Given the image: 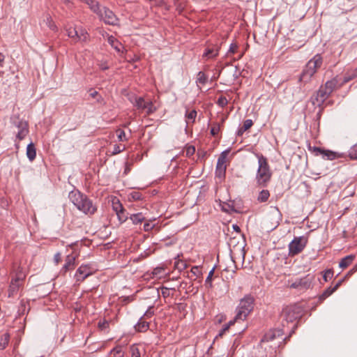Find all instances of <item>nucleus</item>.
<instances>
[{
  "label": "nucleus",
  "mask_w": 357,
  "mask_h": 357,
  "mask_svg": "<svg viewBox=\"0 0 357 357\" xmlns=\"http://www.w3.org/2000/svg\"><path fill=\"white\" fill-rule=\"evenodd\" d=\"M256 155L258 159V169L255 176L256 183L257 186L266 188L271 180L273 172L267 158L262 154L257 153Z\"/></svg>",
  "instance_id": "obj_1"
},
{
  "label": "nucleus",
  "mask_w": 357,
  "mask_h": 357,
  "mask_svg": "<svg viewBox=\"0 0 357 357\" xmlns=\"http://www.w3.org/2000/svg\"><path fill=\"white\" fill-rule=\"evenodd\" d=\"M68 197L70 202L77 207V208L86 215H93L97 210L92 201L85 195L78 190H73Z\"/></svg>",
  "instance_id": "obj_2"
},
{
  "label": "nucleus",
  "mask_w": 357,
  "mask_h": 357,
  "mask_svg": "<svg viewBox=\"0 0 357 357\" xmlns=\"http://www.w3.org/2000/svg\"><path fill=\"white\" fill-rule=\"evenodd\" d=\"M323 59L319 54L314 55L305 65L299 78L300 82H308L311 77L317 73V70L321 68Z\"/></svg>",
  "instance_id": "obj_3"
},
{
  "label": "nucleus",
  "mask_w": 357,
  "mask_h": 357,
  "mask_svg": "<svg viewBox=\"0 0 357 357\" xmlns=\"http://www.w3.org/2000/svg\"><path fill=\"white\" fill-rule=\"evenodd\" d=\"M255 298L250 294L245 295L241 299L236 308L235 320H244L254 308Z\"/></svg>",
  "instance_id": "obj_4"
},
{
  "label": "nucleus",
  "mask_w": 357,
  "mask_h": 357,
  "mask_svg": "<svg viewBox=\"0 0 357 357\" xmlns=\"http://www.w3.org/2000/svg\"><path fill=\"white\" fill-rule=\"evenodd\" d=\"M303 315V309L299 305L287 306L283 309L282 312V325L285 326L284 321L287 325L289 323H294L296 321L301 318Z\"/></svg>",
  "instance_id": "obj_5"
},
{
  "label": "nucleus",
  "mask_w": 357,
  "mask_h": 357,
  "mask_svg": "<svg viewBox=\"0 0 357 357\" xmlns=\"http://www.w3.org/2000/svg\"><path fill=\"white\" fill-rule=\"evenodd\" d=\"M307 240L304 236L294 237L289 244V255L294 257L301 253L305 248Z\"/></svg>",
  "instance_id": "obj_6"
},
{
  "label": "nucleus",
  "mask_w": 357,
  "mask_h": 357,
  "mask_svg": "<svg viewBox=\"0 0 357 357\" xmlns=\"http://www.w3.org/2000/svg\"><path fill=\"white\" fill-rule=\"evenodd\" d=\"M314 277L307 275L301 278H297L289 284V287L298 291H304L310 288Z\"/></svg>",
  "instance_id": "obj_7"
},
{
  "label": "nucleus",
  "mask_w": 357,
  "mask_h": 357,
  "mask_svg": "<svg viewBox=\"0 0 357 357\" xmlns=\"http://www.w3.org/2000/svg\"><path fill=\"white\" fill-rule=\"evenodd\" d=\"M12 124L14 128L17 130V131L15 132L16 139L19 141L24 139L29 133L28 123L26 121L17 119L16 120H13Z\"/></svg>",
  "instance_id": "obj_8"
},
{
  "label": "nucleus",
  "mask_w": 357,
  "mask_h": 357,
  "mask_svg": "<svg viewBox=\"0 0 357 357\" xmlns=\"http://www.w3.org/2000/svg\"><path fill=\"white\" fill-rule=\"evenodd\" d=\"M229 151L230 149H227L222 151L218 159L215 169V176L219 178H222L225 176L227 169L226 159L228 154L229 153Z\"/></svg>",
  "instance_id": "obj_9"
},
{
  "label": "nucleus",
  "mask_w": 357,
  "mask_h": 357,
  "mask_svg": "<svg viewBox=\"0 0 357 357\" xmlns=\"http://www.w3.org/2000/svg\"><path fill=\"white\" fill-rule=\"evenodd\" d=\"M329 96L330 94L321 85L310 98V101L314 106L321 107Z\"/></svg>",
  "instance_id": "obj_10"
},
{
  "label": "nucleus",
  "mask_w": 357,
  "mask_h": 357,
  "mask_svg": "<svg viewBox=\"0 0 357 357\" xmlns=\"http://www.w3.org/2000/svg\"><path fill=\"white\" fill-rule=\"evenodd\" d=\"M96 14L99 15L105 24L109 25H116L119 21L114 12L106 7H104L102 9L100 8V12Z\"/></svg>",
  "instance_id": "obj_11"
},
{
  "label": "nucleus",
  "mask_w": 357,
  "mask_h": 357,
  "mask_svg": "<svg viewBox=\"0 0 357 357\" xmlns=\"http://www.w3.org/2000/svg\"><path fill=\"white\" fill-rule=\"evenodd\" d=\"M91 275H92V271L90 266L82 264L77 269L75 278L77 282H83Z\"/></svg>",
  "instance_id": "obj_12"
},
{
  "label": "nucleus",
  "mask_w": 357,
  "mask_h": 357,
  "mask_svg": "<svg viewBox=\"0 0 357 357\" xmlns=\"http://www.w3.org/2000/svg\"><path fill=\"white\" fill-rule=\"evenodd\" d=\"M312 149L317 155L321 154L324 159L332 160L337 158V153L336 152L330 150H323L320 147L317 146H314Z\"/></svg>",
  "instance_id": "obj_13"
},
{
  "label": "nucleus",
  "mask_w": 357,
  "mask_h": 357,
  "mask_svg": "<svg viewBox=\"0 0 357 357\" xmlns=\"http://www.w3.org/2000/svg\"><path fill=\"white\" fill-rule=\"evenodd\" d=\"M339 84V79L337 77H335L331 80L327 81L324 84L321 86L331 95L335 89L340 88Z\"/></svg>",
  "instance_id": "obj_14"
},
{
  "label": "nucleus",
  "mask_w": 357,
  "mask_h": 357,
  "mask_svg": "<svg viewBox=\"0 0 357 357\" xmlns=\"http://www.w3.org/2000/svg\"><path fill=\"white\" fill-rule=\"evenodd\" d=\"M76 257L73 255H68L66 257L65 264L61 268V272L66 273L67 271L72 270L75 266Z\"/></svg>",
  "instance_id": "obj_15"
},
{
  "label": "nucleus",
  "mask_w": 357,
  "mask_h": 357,
  "mask_svg": "<svg viewBox=\"0 0 357 357\" xmlns=\"http://www.w3.org/2000/svg\"><path fill=\"white\" fill-rule=\"evenodd\" d=\"M219 50L220 46H218V45H212L211 47H208L203 54V57H206L207 59H213L218 55Z\"/></svg>",
  "instance_id": "obj_16"
},
{
  "label": "nucleus",
  "mask_w": 357,
  "mask_h": 357,
  "mask_svg": "<svg viewBox=\"0 0 357 357\" xmlns=\"http://www.w3.org/2000/svg\"><path fill=\"white\" fill-rule=\"evenodd\" d=\"M22 286V283L17 282L15 280H11L10 284L8 290V297H14L17 295L20 288Z\"/></svg>",
  "instance_id": "obj_17"
},
{
  "label": "nucleus",
  "mask_w": 357,
  "mask_h": 357,
  "mask_svg": "<svg viewBox=\"0 0 357 357\" xmlns=\"http://www.w3.org/2000/svg\"><path fill=\"white\" fill-rule=\"evenodd\" d=\"M149 328V323L146 321L144 317H140L139 321L135 324V328L138 332H145Z\"/></svg>",
  "instance_id": "obj_18"
},
{
  "label": "nucleus",
  "mask_w": 357,
  "mask_h": 357,
  "mask_svg": "<svg viewBox=\"0 0 357 357\" xmlns=\"http://www.w3.org/2000/svg\"><path fill=\"white\" fill-rule=\"evenodd\" d=\"M26 278V273L23 269V268L18 266L14 278H12L13 280H15L17 282L23 284V281Z\"/></svg>",
  "instance_id": "obj_19"
},
{
  "label": "nucleus",
  "mask_w": 357,
  "mask_h": 357,
  "mask_svg": "<svg viewBox=\"0 0 357 357\" xmlns=\"http://www.w3.org/2000/svg\"><path fill=\"white\" fill-rule=\"evenodd\" d=\"M80 1L85 3L89 7V8L95 13L100 12V5L96 0H79Z\"/></svg>",
  "instance_id": "obj_20"
},
{
  "label": "nucleus",
  "mask_w": 357,
  "mask_h": 357,
  "mask_svg": "<svg viewBox=\"0 0 357 357\" xmlns=\"http://www.w3.org/2000/svg\"><path fill=\"white\" fill-rule=\"evenodd\" d=\"M355 255H349L342 258L340 261L339 266L342 268L348 267L354 260Z\"/></svg>",
  "instance_id": "obj_21"
},
{
  "label": "nucleus",
  "mask_w": 357,
  "mask_h": 357,
  "mask_svg": "<svg viewBox=\"0 0 357 357\" xmlns=\"http://www.w3.org/2000/svg\"><path fill=\"white\" fill-rule=\"evenodd\" d=\"M26 155L30 161H33L36 156V151L34 144L31 142L26 147Z\"/></svg>",
  "instance_id": "obj_22"
},
{
  "label": "nucleus",
  "mask_w": 357,
  "mask_h": 357,
  "mask_svg": "<svg viewBox=\"0 0 357 357\" xmlns=\"http://www.w3.org/2000/svg\"><path fill=\"white\" fill-rule=\"evenodd\" d=\"M147 101H146L142 97H136L135 99L134 106L137 109L144 111L145 110Z\"/></svg>",
  "instance_id": "obj_23"
},
{
  "label": "nucleus",
  "mask_w": 357,
  "mask_h": 357,
  "mask_svg": "<svg viewBox=\"0 0 357 357\" xmlns=\"http://www.w3.org/2000/svg\"><path fill=\"white\" fill-rule=\"evenodd\" d=\"M130 219L132 220L133 224L137 225L142 223L144 220L145 218L142 213H137L132 214Z\"/></svg>",
  "instance_id": "obj_24"
},
{
  "label": "nucleus",
  "mask_w": 357,
  "mask_h": 357,
  "mask_svg": "<svg viewBox=\"0 0 357 357\" xmlns=\"http://www.w3.org/2000/svg\"><path fill=\"white\" fill-rule=\"evenodd\" d=\"M10 335L8 333L3 334L0 337V350L4 349L8 344Z\"/></svg>",
  "instance_id": "obj_25"
},
{
  "label": "nucleus",
  "mask_w": 357,
  "mask_h": 357,
  "mask_svg": "<svg viewBox=\"0 0 357 357\" xmlns=\"http://www.w3.org/2000/svg\"><path fill=\"white\" fill-rule=\"evenodd\" d=\"M270 197V192L268 190H262L259 192L257 201L259 202H266Z\"/></svg>",
  "instance_id": "obj_26"
},
{
  "label": "nucleus",
  "mask_w": 357,
  "mask_h": 357,
  "mask_svg": "<svg viewBox=\"0 0 357 357\" xmlns=\"http://www.w3.org/2000/svg\"><path fill=\"white\" fill-rule=\"evenodd\" d=\"M110 354H112L113 357H123V347L121 345L116 346L110 351Z\"/></svg>",
  "instance_id": "obj_27"
},
{
  "label": "nucleus",
  "mask_w": 357,
  "mask_h": 357,
  "mask_svg": "<svg viewBox=\"0 0 357 357\" xmlns=\"http://www.w3.org/2000/svg\"><path fill=\"white\" fill-rule=\"evenodd\" d=\"M108 43L118 52L121 51L122 45L112 36L108 38Z\"/></svg>",
  "instance_id": "obj_28"
},
{
  "label": "nucleus",
  "mask_w": 357,
  "mask_h": 357,
  "mask_svg": "<svg viewBox=\"0 0 357 357\" xmlns=\"http://www.w3.org/2000/svg\"><path fill=\"white\" fill-rule=\"evenodd\" d=\"M336 290L334 287H329L319 296V301H323L328 296H330L333 293H334Z\"/></svg>",
  "instance_id": "obj_29"
},
{
  "label": "nucleus",
  "mask_w": 357,
  "mask_h": 357,
  "mask_svg": "<svg viewBox=\"0 0 357 357\" xmlns=\"http://www.w3.org/2000/svg\"><path fill=\"white\" fill-rule=\"evenodd\" d=\"M66 32L68 37L77 40V37H78V30L77 29L69 27L66 29Z\"/></svg>",
  "instance_id": "obj_30"
},
{
  "label": "nucleus",
  "mask_w": 357,
  "mask_h": 357,
  "mask_svg": "<svg viewBox=\"0 0 357 357\" xmlns=\"http://www.w3.org/2000/svg\"><path fill=\"white\" fill-rule=\"evenodd\" d=\"M88 36L89 35L87 32L84 29H80L78 30V37H77V41H86Z\"/></svg>",
  "instance_id": "obj_31"
},
{
  "label": "nucleus",
  "mask_w": 357,
  "mask_h": 357,
  "mask_svg": "<svg viewBox=\"0 0 357 357\" xmlns=\"http://www.w3.org/2000/svg\"><path fill=\"white\" fill-rule=\"evenodd\" d=\"M208 77L205 75L204 73L200 71L197 74V82L201 84H205L207 82Z\"/></svg>",
  "instance_id": "obj_32"
},
{
  "label": "nucleus",
  "mask_w": 357,
  "mask_h": 357,
  "mask_svg": "<svg viewBox=\"0 0 357 357\" xmlns=\"http://www.w3.org/2000/svg\"><path fill=\"white\" fill-rule=\"evenodd\" d=\"M214 268H213L208 273V275L205 280V285L208 287V288H211L213 287V284H212V277L213 275V273H214Z\"/></svg>",
  "instance_id": "obj_33"
},
{
  "label": "nucleus",
  "mask_w": 357,
  "mask_h": 357,
  "mask_svg": "<svg viewBox=\"0 0 357 357\" xmlns=\"http://www.w3.org/2000/svg\"><path fill=\"white\" fill-rule=\"evenodd\" d=\"M349 156L352 160H357V143L349 149Z\"/></svg>",
  "instance_id": "obj_34"
},
{
  "label": "nucleus",
  "mask_w": 357,
  "mask_h": 357,
  "mask_svg": "<svg viewBox=\"0 0 357 357\" xmlns=\"http://www.w3.org/2000/svg\"><path fill=\"white\" fill-rule=\"evenodd\" d=\"M109 321L106 319L100 320L98 324V327L100 331H106L109 328Z\"/></svg>",
  "instance_id": "obj_35"
},
{
  "label": "nucleus",
  "mask_w": 357,
  "mask_h": 357,
  "mask_svg": "<svg viewBox=\"0 0 357 357\" xmlns=\"http://www.w3.org/2000/svg\"><path fill=\"white\" fill-rule=\"evenodd\" d=\"M185 116L188 121H190L193 123L197 116V112L195 109L191 110L190 112H186Z\"/></svg>",
  "instance_id": "obj_36"
},
{
  "label": "nucleus",
  "mask_w": 357,
  "mask_h": 357,
  "mask_svg": "<svg viewBox=\"0 0 357 357\" xmlns=\"http://www.w3.org/2000/svg\"><path fill=\"white\" fill-rule=\"evenodd\" d=\"M131 357H141V354L138 347L133 344L130 347Z\"/></svg>",
  "instance_id": "obj_37"
},
{
  "label": "nucleus",
  "mask_w": 357,
  "mask_h": 357,
  "mask_svg": "<svg viewBox=\"0 0 357 357\" xmlns=\"http://www.w3.org/2000/svg\"><path fill=\"white\" fill-rule=\"evenodd\" d=\"M333 269H327L324 271V273L323 275V278L325 282H328L333 277Z\"/></svg>",
  "instance_id": "obj_38"
},
{
  "label": "nucleus",
  "mask_w": 357,
  "mask_h": 357,
  "mask_svg": "<svg viewBox=\"0 0 357 357\" xmlns=\"http://www.w3.org/2000/svg\"><path fill=\"white\" fill-rule=\"evenodd\" d=\"M112 208L116 213L123 209L122 204L120 203L119 199H114L112 201Z\"/></svg>",
  "instance_id": "obj_39"
},
{
  "label": "nucleus",
  "mask_w": 357,
  "mask_h": 357,
  "mask_svg": "<svg viewBox=\"0 0 357 357\" xmlns=\"http://www.w3.org/2000/svg\"><path fill=\"white\" fill-rule=\"evenodd\" d=\"M220 130V125L218 123H213L211 128V134L213 136H215L218 134Z\"/></svg>",
  "instance_id": "obj_40"
},
{
  "label": "nucleus",
  "mask_w": 357,
  "mask_h": 357,
  "mask_svg": "<svg viewBox=\"0 0 357 357\" xmlns=\"http://www.w3.org/2000/svg\"><path fill=\"white\" fill-rule=\"evenodd\" d=\"M116 132L117 137H118V139L119 142L127 141L128 139L126 136V133H125L124 130H123L121 129H117Z\"/></svg>",
  "instance_id": "obj_41"
},
{
  "label": "nucleus",
  "mask_w": 357,
  "mask_h": 357,
  "mask_svg": "<svg viewBox=\"0 0 357 357\" xmlns=\"http://www.w3.org/2000/svg\"><path fill=\"white\" fill-rule=\"evenodd\" d=\"M146 106L147 107H146L144 111H146L147 115H149L155 111V108L153 107V105L151 101H147V104Z\"/></svg>",
  "instance_id": "obj_42"
},
{
  "label": "nucleus",
  "mask_w": 357,
  "mask_h": 357,
  "mask_svg": "<svg viewBox=\"0 0 357 357\" xmlns=\"http://www.w3.org/2000/svg\"><path fill=\"white\" fill-rule=\"evenodd\" d=\"M116 215L121 222H123L128 219V216L126 214V211L124 210V208L117 212Z\"/></svg>",
  "instance_id": "obj_43"
},
{
  "label": "nucleus",
  "mask_w": 357,
  "mask_h": 357,
  "mask_svg": "<svg viewBox=\"0 0 357 357\" xmlns=\"http://www.w3.org/2000/svg\"><path fill=\"white\" fill-rule=\"evenodd\" d=\"M275 337V335L273 332L267 333L264 335L263 338L261 339V342H269L273 340Z\"/></svg>",
  "instance_id": "obj_44"
},
{
  "label": "nucleus",
  "mask_w": 357,
  "mask_h": 357,
  "mask_svg": "<svg viewBox=\"0 0 357 357\" xmlns=\"http://www.w3.org/2000/svg\"><path fill=\"white\" fill-rule=\"evenodd\" d=\"M227 103L228 100L227 98L223 96H220L217 100V104L221 107H225Z\"/></svg>",
  "instance_id": "obj_45"
},
{
  "label": "nucleus",
  "mask_w": 357,
  "mask_h": 357,
  "mask_svg": "<svg viewBox=\"0 0 357 357\" xmlns=\"http://www.w3.org/2000/svg\"><path fill=\"white\" fill-rule=\"evenodd\" d=\"M125 149H126V147L124 145L115 144L114 146V149L112 151V155H116V154L120 153L121 152L124 151Z\"/></svg>",
  "instance_id": "obj_46"
},
{
  "label": "nucleus",
  "mask_w": 357,
  "mask_h": 357,
  "mask_svg": "<svg viewBox=\"0 0 357 357\" xmlns=\"http://www.w3.org/2000/svg\"><path fill=\"white\" fill-rule=\"evenodd\" d=\"M129 198L133 200H140L142 198V195L139 192L133 191L130 193Z\"/></svg>",
  "instance_id": "obj_47"
},
{
  "label": "nucleus",
  "mask_w": 357,
  "mask_h": 357,
  "mask_svg": "<svg viewBox=\"0 0 357 357\" xmlns=\"http://www.w3.org/2000/svg\"><path fill=\"white\" fill-rule=\"evenodd\" d=\"M47 24L50 29H52L53 31L56 30V29H57L56 26L55 25V24L54 23V22L52 20V17L50 15H48L47 17Z\"/></svg>",
  "instance_id": "obj_48"
},
{
  "label": "nucleus",
  "mask_w": 357,
  "mask_h": 357,
  "mask_svg": "<svg viewBox=\"0 0 357 357\" xmlns=\"http://www.w3.org/2000/svg\"><path fill=\"white\" fill-rule=\"evenodd\" d=\"M253 125V122L251 119H247L244 121L243 125V131H246L249 128H250Z\"/></svg>",
  "instance_id": "obj_49"
},
{
  "label": "nucleus",
  "mask_w": 357,
  "mask_h": 357,
  "mask_svg": "<svg viewBox=\"0 0 357 357\" xmlns=\"http://www.w3.org/2000/svg\"><path fill=\"white\" fill-rule=\"evenodd\" d=\"M154 314V311L153 310V307H149L148 310L144 312V315L142 317L144 319L151 318Z\"/></svg>",
  "instance_id": "obj_50"
},
{
  "label": "nucleus",
  "mask_w": 357,
  "mask_h": 357,
  "mask_svg": "<svg viewBox=\"0 0 357 357\" xmlns=\"http://www.w3.org/2000/svg\"><path fill=\"white\" fill-rule=\"evenodd\" d=\"M195 152V148L193 146H187L185 149V155L188 157H190L194 155Z\"/></svg>",
  "instance_id": "obj_51"
},
{
  "label": "nucleus",
  "mask_w": 357,
  "mask_h": 357,
  "mask_svg": "<svg viewBox=\"0 0 357 357\" xmlns=\"http://www.w3.org/2000/svg\"><path fill=\"white\" fill-rule=\"evenodd\" d=\"M353 78H354V76L353 77H350V76H345L344 77V79L342 81V82H340V84H339V87H341L342 85H344V84H346L347 82H349L350 80H351Z\"/></svg>",
  "instance_id": "obj_52"
},
{
  "label": "nucleus",
  "mask_w": 357,
  "mask_h": 357,
  "mask_svg": "<svg viewBox=\"0 0 357 357\" xmlns=\"http://www.w3.org/2000/svg\"><path fill=\"white\" fill-rule=\"evenodd\" d=\"M238 47L236 43H231L229 47V53L234 54L236 52Z\"/></svg>",
  "instance_id": "obj_53"
},
{
  "label": "nucleus",
  "mask_w": 357,
  "mask_h": 357,
  "mask_svg": "<svg viewBox=\"0 0 357 357\" xmlns=\"http://www.w3.org/2000/svg\"><path fill=\"white\" fill-rule=\"evenodd\" d=\"M357 271V264L346 274L344 278H347Z\"/></svg>",
  "instance_id": "obj_54"
},
{
  "label": "nucleus",
  "mask_w": 357,
  "mask_h": 357,
  "mask_svg": "<svg viewBox=\"0 0 357 357\" xmlns=\"http://www.w3.org/2000/svg\"><path fill=\"white\" fill-rule=\"evenodd\" d=\"M228 330L229 326L224 325L222 328L219 332L218 335L216 336V338H218V337H222L224 335V333Z\"/></svg>",
  "instance_id": "obj_55"
},
{
  "label": "nucleus",
  "mask_w": 357,
  "mask_h": 357,
  "mask_svg": "<svg viewBox=\"0 0 357 357\" xmlns=\"http://www.w3.org/2000/svg\"><path fill=\"white\" fill-rule=\"evenodd\" d=\"M61 259V254L59 252H57L54 256V262L58 264Z\"/></svg>",
  "instance_id": "obj_56"
},
{
  "label": "nucleus",
  "mask_w": 357,
  "mask_h": 357,
  "mask_svg": "<svg viewBox=\"0 0 357 357\" xmlns=\"http://www.w3.org/2000/svg\"><path fill=\"white\" fill-rule=\"evenodd\" d=\"M162 295L164 296V297H167L169 296V289L167 288V287H163L162 289Z\"/></svg>",
  "instance_id": "obj_57"
},
{
  "label": "nucleus",
  "mask_w": 357,
  "mask_h": 357,
  "mask_svg": "<svg viewBox=\"0 0 357 357\" xmlns=\"http://www.w3.org/2000/svg\"><path fill=\"white\" fill-rule=\"evenodd\" d=\"M153 228V226L150 223H145L144 225V229L146 231L151 230Z\"/></svg>",
  "instance_id": "obj_58"
},
{
  "label": "nucleus",
  "mask_w": 357,
  "mask_h": 357,
  "mask_svg": "<svg viewBox=\"0 0 357 357\" xmlns=\"http://www.w3.org/2000/svg\"><path fill=\"white\" fill-rule=\"evenodd\" d=\"M99 95L98 92L97 91H93V90H91L90 91V93H89V96L93 98H96Z\"/></svg>",
  "instance_id": "obj_59"
},
{
  "label": "nucleus",
  "mask_w": 357,
  "mask_h": 357,
  "mask_svg": "<svg viewBox=\"0 0 357 357\" xmlns=\"http://www.w3.org/2000/svg\"><path fill=\"white\" fill-rule=\"evenodd\" d=\"M176 266L178 268L184 269L186 267V264L183 261L178 262Z\"/></svg>",
  "instance_id": "obj_60"
},
{
  "label": "nucleus",
  "mask_w": 357,
  "mask_h": 357,
  "mask_svg": "<svg viewBox=\"0 0 357 357\" xmlns=\"http://www.w3.org/2000/svg\"><path fill=\"white\" fill-rule=\"evenodd\" d=\"M345 279H346V278H344V277L342 279L340 280L336 283V284L333 287H334V289H335V290H337V289L339 288V287L342 284V283L344 282V280Z\"/></svg>",
  "instance_id": "obj_61"
},
{
  "label": "nucleus",
  "mask_w": 357,
  "mask_h": 357,
  "mask_svg": "<svg viewBox=\"0 0 357 357\" xmlns=\"http://www.w3.org/2000/svg\"><path fill=\"white\" fill-rule=\"evenodd\" d=\"M5 56L4 55L0 52V66H3V62L4 61Z\"/></svg>",
  "instance_id": "obj_62"
},
{
  "label": "nucleus",
  "mask_w": 357,
  "mask_h": 357,
  "mask_svg": "<svg viewBox=\"0 0 357 357\" xmlns=\"http://www.w3.org/2000/svg\"><path fill=\"white\" fill-rule=\"evenodd\" d=\"M232 227H233L234 231H236L237 232H240L241 231V229H240V227L237 225H233Z\"/></svg>",
  "instance_id": "obj_63"
},
{
  "label": "nucleus",
  "mask_w": 357,
  "mask_h": 357,
  "mask_svg": "<svg viewBox=\"0 0 357 357\" xmlns=\"http://www.w3.org/2000/svg\"><path fill=\"white\" fill-rule=\"evenodd\" d=\"M96 98L98 102H102L103 101V98L101 96L98 95Z\"/></svg>",
  "instance_id": "obj_64"
}]
</instances>
